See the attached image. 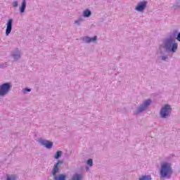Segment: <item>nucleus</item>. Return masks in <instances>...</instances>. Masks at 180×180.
Here are the masks:
<instances>
[{
  "label": "nucleus",
  "mask_w": 180,
  "mask_h": 180,
  "mask_svg": "<svg viewBox=\"0 0 180 180\" xmlns=\"http://www.w3.org/2000/svg\"><path fill=\"white\" fill-rule=\"evenodd\" d=\"M6 180H16V176L15 174H6Z\"/></svg>",
  "instance_id": "dca6fc26"
},
{
  "label": "nucleus",
  "mask_w": 180,
  "mask_h": 180,
  "mask_svg": "<svg viewBox=\"0 0 180 180\" xmlns=\"http://www.w3.org/2000/svg\"><path fill=\"white\" fill-rule=\"evenodd\" d=\"M22 92L23 94H26V92H32V89H29V88L22 89Z\"/></svg>",
  "instance_id": "4be33fe9"
},
{
  "label": "nucleus",
  "mask_w": 180,
  "mask_h": 180,
  "mask_svg": "<svg viewBox=\"0 0 180 180\" xmlns=\"http://www.w3.org/2000/svg\"><path fill=\"white\" fill-rule=\"evenodd\" d=\"M6 67H8V63L6 62L4 63H1L0 64V68H6Z\"/></svg>",
  "instance_id": "412c9836"
},
{
  "label": "nucleus",
  "mask_w": 180,
  "mask_h": 180,
  "mask_svg": "<svg viewBox=\"0 0 180 180\" xmlns=\"http://www.w3.org/2000/svg\"><path fill=\"white\" fill-rule=\"evenodd\" d=\"M176 34H177V37H176V40L178 41H180V32H178L177 31H176Z\"/></svg>",
  "instance_id": "b1692460"
},
{
  "label": "nucleus",
  "mask_w": 180,
  "mask_h": 180,
  "mask_svg": "<svg viewBox=\"0 0 180 180\" xmlns=\"http://www.w3.org/2000/svg\"><path fill=\"white\" fill-rule=\"evenodd\" d=\"M174 174V170H172V166L169 162H164L161 165L160 170V178L163 179H171Z\"/></svg>",
  "instance_id": "f03ea898"
},
{
  "label": "nucleus",
  "mask_w": 180,
  "mask_h": 180,
  "mask_svg": "<svg viewBox=\"0 0 180 180\" xmlns=\"http://www.w3.org/2000/svg\"><path fill=\"white\" fill-rule=\"evenodd\" d=\"M82 40L84 43L89 44L94 41H96L98 40V37L97 36H94V37H84L83 38H82Z\"/></svg>",
  "instance_id": "9b49d317"
},
{
  "label": "nucleus",
  "mask_w": 180,
  "mask_h": 180,
  "mask_svg": "<svg viewBox=\"0 0 180 180\" xmlns=\"http://www.w3.org/2000/svg\"><path fill=\"white\" fill-rule=\"evenodd\" d=\"M175 37H176V31H174L169 38L164 40L163 49H165V51L176 53V50H178V43H176V41L174 39Z\"/></svg>",
  "instance_id": "f257e3e1"
},
{
  "label": "nucleus",
  "mask_w": 180,
  "mask_h": 180,
  "mask_svg": "<svg viewBox=\"0 0 180 180\" xmlns=\"http://www.w3.org/2000/svg\"><path fill=\"white\" fill-rule=\"evenodd\" d=\"M139 180H151V175H142L139 176Z\"/></svg>",
  "instance_id": "4468645a"
},
{
  "label": "nucleus",
  "mask_w": 180,
  "mask_h": 180,
  "mask_svg": "<svg viewBox=\"0 0 180 180\" xmlns=\"http://www.w3.org/2000/svg\"><path fill=\"white\" fill-rule=\"evenodd\" d=\"M172 108H171V105L166 104L163 107H162L160 116L162 119H168L169 116H171V112Z\"/></svg>",
  "instance_id": "39448f33"
},
{
  "label": "nucleus",
  "mask_w": 180,
  "mask_h": 180,
  "mask_svg": "<svg viewBox=\"0 0 180 180\" xmlns=\"http://www.w3.org/2000/svg\"><path fill=\"white\" fill-rule=\"evenodd\" d=\"M11 57L13 58L14 61H18L20 60L22 57V52L18 48H16L11 52Z\"/></svg>",
  "instance_id": "0eeeda50"
},
{
  "label": "nucleus",
  "mask_w": 180,
  "mask_h": 180,
  "mask_svg": "<svg viewBox=\"0 0 180 180\" xmlns=\"http://www.w3.org/2000/svg\"><path fill=\"white\" fill-rule=\"evenodd\" d=\"M82 22H84V18L82 17H80L75 21V24L77 25V26H81V23H82Z\"/></svg>",
  "instance_id": "2eb2a0df"
},
{
  "label": "nucleus",
  "mask_w": 180,
  "mask_h": 180,
  "mask_svg": "<svg viewBox=\"0 0 180 180\" xmlns=\"http://www.w3.org/2000/svg\"><path fill=\"white\" fill-rule=\"evenodd\" d=\"M61 164H63V161L58 160L53 165L51 174L54 180H65L67 178L65 174H60L59 176H57V174H60V167H58V165H61Z\"/></svg>",
  "instance_id": "7ed1b4c3"
},
{
  "label": "nucleus",
  "mask_w": 180,
  "mask_h": 180,
  "mask_svg": "<svg viewBox=\"0 0 180 180\" xmlns=\"http://www.w3.org/2000/svg\"><path fill=\"white\" fill-rule=\"evenodd\" d=\"M173 8L174 9V11H179V9H180L179 1H176L173 5Z\"/></svg>",
  "instance_id": "a211bd4d"
},
{
  "label": "nucleus",
  "mask_w": 180,
  "mask_h": 180,
  "mask_svg": "<svg viewBox=\"0 0 180 180\" xmlns=\"http://www.w3.org/2000/svg\"><path fill=\"white\" fill-rule=\"evenodd\" d=\"M12 6H13V8H18V6H19V1H14L12 3Z\"/></svg>",
  "instance_id": "6ab92c4d"
},
{
  "label": "nucleus",
  "mask_w": 180,
  "mask_h": 180,
  "mask_svg": "<svg viewBox=\"0 0 180 180\" xmlns=\"http://www.w3.org/2000/svg\"><path fill=\"white\" fill-rule=\"evenodd\" d=\"M153 103V101L151 99L145 100L137 108L136 110V115H140V113H143L145 110L148 109V106H150Z\"/></svg>",
  "instance_id": "20e7f679"
},
{
  "label": "nucleus",
  "mask_w": 180,
  "mask_h": 180,
  "mask_svg": "<svg viewBox=\"0 0 180 180\" xmlns=\"http://www.w3.org/2000/svg\"><path fill=\"white\" fill-rule=\"evenodd\" d=\"M13 25V19H9L6 23V36H9V34H11V32H12Z\"/></svg>",
  "instance_id": "9d476101"
},
{
  "label": "nucleus",
  "mask_w": 180,
  "mask_h": 180,
  "mask_svg": "<svg viewBox=\"0 0 180 180\" xmlns=\"http://www.w3.org/2000/svg\"><path fill=\"white\" fill-rule=\"evenodd\" d=\"M21 5L19 7L20 13H25V11L26 10V0H22Z\"/></svg>",
  "instance_id": "f8f14e48"
},
{
  "label": "nucleus",
  "mask_w": 180,
  "mask_h": 180,
  "mask_svg": "<svg viewBox=\"0 0 180 180\" xmlns=\"http://www.w3.org/2000/svg\"><path fill=\"white\" fill-rule=\"evenodd\" d=\"M87 165H89V167H92V165H94V161L92 159H89L87 160Z\"/></svg>",
  "instance_id": "aec40b11"
},
{
  "label": "nucleus",
  "mask_w": 180,
  "mask_h": 180,
  "mask_svg": "<svg viewBox=\"0 0 180 180\" xmlns=\"http://www.w3.org/2000/svg\"><path fill=\"white\" fill-rule=\"evenodd\" d=\"M61 155H63V152L61 150H58L56 152L54 158L56 160H58V158H60L61 157Z\"/></svg>",
  "instance_id": "f3484780"
},
{
  "label": "nucleus",
  "mask_w": 180,
  "mask_h": 180,
  "mask_svg": "<svg viewBox=\"0 0 180 180\" xmlns=\"http://www.w3.org/2000/svg\"><path fill=\"white\" fill-rule=\"evenodd\" d=\"M92 15V12L89 9H86L83 12L84 18H89Z\"/></svg>",
  "instance_id": "ddd939ff"
},
{
  "label": "nucleus",
  "mask_w": 180,
  "mask_h": 180,
  "mask_svg": "<svg viewBox=\"0 0 180 180\" xmlns=\"http://www.w3.org/2000/svg\"><path fill=\"white\" fill-rule=\"evenodd\" d=\"M11 88H12V86L9 82L4 83L0 85V96H6V95H8L11 91Z\"/></svg>",
  "instance_id": "423d86ee"
},
{
  "label": "nucleus",
  "mask_w": 180,
  "mask_h": 180,
  "mask_svg": "<svg viewBox=\"0 0 180 180\" xmlns=\"http://www.w3.org/2000/svg\"><path fill=\"white\" fill-rule=\"evenodd\" d=\"M39 143L41 144V146H44V147H46V148H53V142L50 141H47L46 139H39Z\"/></svg>",
  "instance_id": "1a4fd4ad"
},
{
  "label": "nucleus",
  "mask_w": 180,
  "mask_h": 180,
  "mask_svg": "<svg viewBox=\"0 0 180 180\" xmlns=\"http://www.w3.org/2000/svg\"><path fill=\"white\" fill-rule=\"evenodd\" d=\"M161 58H162V61H167V60H168V56L167 55L162 56H161Z\"/></svg>",
  "instance_id": "5701e85b"
},
{
  "label": "nucleus",
  "mask_w": 180,
  "mask_h": 180,
  "mask_svg": "<svg viewBox=\"0 0 180 180\" xmlns=\"http://www.w3.org/2000/svg\"><path fill=\"white\" fill-rule=\"evenodd\" d=\"M147 1H140L135 7V11H137L138 12H143V11L147 8Z\"/></svg>",
  "instance_id": "6e6552de"
}]
</instances>
